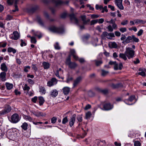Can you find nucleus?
<instances>
[{
    "mask_svg": "<svg viewBox=\"0 0 146 146\" xmlns=\"http://www.w3.org/2000/svg\"><path fill=\"white\" fill-rule=\"evenodd\" d=\"M125 54L129 59L132 58L134 56L135 52L132 48L130 47H126L125 49Z\"/></svg>",
    "mask_w": 146,
    "mask_h": 146,
    "instance_id": "1",
    "label": "nucleus"
},
{
    "mask_svg": "<svg viewBox=\"0 0 146 146\" xmlns=\"http://www.w3.org/2000/svg\"><path fill=\"white\" fill-rule=\"evenodd\" d=\"M49 29L51 32L58 33H62L64 32V30L62 29L57 28L54 26L50 27Z\"/></svg>",
    "mask_w": 146,
    "mask_h": 146,
    "instance_id": "2",
    "label": "nucleus"
},
{
    "mask_svg": "<svg viewBox=\"0 0 146 146\" xmlns=\"http://www.w3.org/2000/svg\"><path fill=\"white\" fill-rule=\"evenodd\" d=\"M9 120L11 122L16 123L19 122L20 119L19 115L17 113H14L12 115Z\"/></svg>",
    "mask_w": 146,
    "mask_h": 146,
    "instance_id": "3",
    "label": "nucleus"
},
{
    "mask_svg": "<svg viewBox=\"0 0 146 146\" xmlns=\"http://www.w3.org/2000/svg\"><path fill=\"white\" fill-rule=\"evenodd\" d=\"M58 80L55 78H52L50 80L47 82V86L50 87L55 85L57 83Z\"/></svg>",
    "mask_w": 146,
    "mask_h": 146,
    "instance_id": "4",
    "label": "nucleus"
},
{
    "mask_svg": "<svg viewBox=\"0 0 146 146\" xmlns=\"http://www.w3.org/2000/svg\"><path fill=\"white\" fill-rule=\"evenodd\" d=\"M20 37V35L17 31H14L13 34L10 35V38L15 40L18 39Z\"/></svg>",
    "mask_w": 146,
    "mask_h": 146,
    "instance_id": "5",
    "label": "nucleus"
},
{
    "mask_svg": "<svg viewBox=\"0 0 146 146\" xmlns=\"http://www.w3.org/2000/svg\"><path fill=\"white\" fill-rule=\"evenodd\" d=\"M102 36V37H106L110 39H111L112 37H115L113 33H109L106 32H103Z\"/></svg>",
    "mask_w": 146,
    "mask_h": 146,
    "instance_id": "6",
    "label": "nucleus"
},
{
    "mask_svg": "<svg viewBox=\"0 0 146 146\" xmlns=\"http://www.w3.org/2000/svg\"><path fill=\"white\" fill-rule=\"evenodd\" d=\"M69 16L70 20L72 22L77 25H79V21L77 18L76 17L74 14H70V15Z\"/></svg>",
    "mask_w": 146,
    "mask_h": 146,
    "instance_id": "7",
    "label": "nucleus"
},
{
    "mask_svg": "<svg viewBox=\"0 0 146 146\" xmlns=\"http://www.w3.org/2000/svg\"><path fill=\"white\" fill-rule=\"evenodd\" d=\"M122 0H115V3L117 7L121 10H123L124 7L122 4Z\"/></svg>",
    "mask_w": 146,
    "mask_h": 146,
    "instance_id": "8",
    "label": "nucleus"
},
{
    "mask_svg": "<svg viewBox=\"0 0 146 146\" xmlns=\"http://www.w3.org/2000/svg\"><path fill=\"white\" fill-rule=\"evenodd\" d=\"M58 92L57 90L53 89L50 91V96L52 97L55 98L58 95Z\"/></svg>",
    "mask_w": 146,
    "mask_h": 146,
    "instance_id": "9",
    "label": "nucleus"
},
{
    "mask_svg": "<svg viewBox=\"0 0 146 146\" xmlns=\"http://www.w3.org/2000/svg\"><path fill=\"white\" fill-rule=\"evenodd\" d=\"M33 114L35 116L39 117L40 116H43L45 115L46 114L44 113L41 112L36 111L32 112Z\"/></svg>",
    "mask_w": 146,
    "mask_h": 146,
    "instance_id": "10",
    "label": "nucleus"
},
{
    "mask_svg": "<svg viewBox=\"0 0 146 146\" xmlns=\"http://www.w3.org/2000/svg\"><path fill=\"white\" fill-rule=\"evenodd\" d=\"M104 108L105 110H109L112 109L113 107L112 105H111L110 103H108L105 104L104 106Z\"/></svg>",
    "mask_w": 146,
    "mask_h": 146,
    "instance_id": "11",
    "label": "nucleus"
},
{
    "mask_svg": "<svg viewBox=\"0 0 146 146\" xmlns=\"http://www.w3.org/2000/svg\"><path fill=\"white\" fill-rule=\"evenodd\" d=\"M52 2L56 6L60 5L63 3V2L60 0H52Z\"/></svg>",
    "mask_w": 146,
    "mask_h": 146,
    "instance_id": "12",
    "label": "nucleus"
},
{
    "mask_svg": "<svg viewBox=\"0 0 146 146\" xmlns=\"http://www.w3.org/2000/svg\"><path fill=\"white\" fill-rule=\"evenodd\" d=\"M63 94L65 95L68 94L70 91V88L67 86L64 87L62 89Z\"/></svg>",
    "mask_w": 146,
    "mask_h": 146,
    "instance_id": "13",
    "label": "nucleus"
},
{
    "mask_svg": "<svg viewBox=\"0 0 146 146\" xmlns=\"http://www.w3.org/2000/svg\"><path fill=\"white\" fill-rule=\"evenodd\" d=\"M76 117V115L75 114L73 115L72 117L70 118V126L72 127L74 124L75 120Z\"/></svg>",
    "mask_w": 146,
    "mask_h": 146,
    "instance_id": "14",
    "label": "nucleus"
},
{
    "mask_svg": "<svg viewBox=\"0 0 146 146\" xmlns=\"http://www.w3.org/2000/svg\"><path fill=\"white\" fill-rule=\"evenodd\" d=\"M0 69L2 71H4L5 72H7L8 70L7 67L4 63H2L1 64Z\"/></svg>",
    "mask_w": 146,
    "mask_h": 146,
    "instance_id": "15",
    "label": "nucleus"
},
{
    "mask_svg": "<svg viewBox=\"0 0 146 146\" xmlns=\"http://www.w3.org/2000/svg\"><path fill=\"white\" fill-rule=\"evenodd\" d=\"M6 75L5 72H2L0 73V78L2 81H5L6 80Z\"/></svg>",
    "mask_w": 146,
    "mask_h": 146,
    "instance_id": "16",
    "label": "nucleus"
},
{
    "mask_svg": "<svg viewBox=\"0 0 146 146\" xmlns=\"http://www.w3.org/2000/svg\"><path fill=\"white\" fill-rule=\"evenodd\" d=\"M122 67L123 66L121 63H120L119 64H118L116 63L114 66V69L116 70H121L122 69Z\"/></svg>",
    "mask_w": 146,
    "mask_h": 146,
    "instance_id": "17",
    "label": "nucleus"
},
{
    "mask_svg": "<svg viewBox=\"0 0 146 146\" xmlns=\"http://www.w3.org/2000/svg\"><path fill=\"white\" fill-rule=\"evenodd\" d=\"M70 53L73 56L75 60H78V56L76 55V52L75 50L73 49H71L70 50Z\"/></svg>",
    "mask_w": 146,
    "mask_h": 146,
    "instance_id": "18",
    "label": "nucleus"
},
{
    "mask_svg": "<svg viewBox=\"0 0 146 146\" xmlns=\"http://www.w3.org/2000/svg\"><path fill=\"white\" fill-rule=\"evenodd\" d=\"M109 46L111 48H116L117 46V44L115 42H109Z\"/></svg>",
    "mask_w": 146,
    "mask_h": 146,
    "instance_id": "19",
    "label": "nucleus"
},
{
    "mask_svg": "<svg viewBox=\"0 0 146 146\" xmlns=\"http://www.w3.org/2000/svg\"><path fill=\"white\" fill-rule=\"evenodd\" d=\"M11 108L10 106H7L3 110H2L4 114H6L9 112L11 110Z\"/></svg>",
    "mask_w": 146,
    "mask_h": 146,
    "instance_id": "20",
    "label": "nucleus"
},
{
    "mask_svg": "<svg viewBox=\"0 0 146 146\" xmlns=\"http://www.w3.org/2000/svg\"><path fill=\"white\" fill-rule=\"evenodd\" d=\"M82 78L80 77H78L74 81V86H76L81 81Z\"/></svg>",
    "mask_w": 146,
    "mask_h": 146,
    "instance_id": "21",
    "label": "nucleus"
},
{
    "mask_svg": "<svg viewBox=\"0 0 146 146\" xmlns=\"http://www.w3.org/2000/svg\"><path fill=\"white\" fill-rule=\"evenodd\" d=\"M14 132L13 131H11L9 132V131H8L7 133V135L8 137H9L10 139H12L13 138L14 134Z\"/></svg>",
    "mask_w": 146,
    "mask_h": 146,
    "instance_id": "22",
    "label": "nucleus"
},
{
    "mask_svg": "<svg viewBox=\"0 0 146 146\" xmlns=\"http://www.w3.org/2000/svg\"><path fill=\"white\" fill-rule=\"evenodd\" d=\"M68 66L71 69H74L77 66V65L74 62H71Z\"/></svg>",
    "mask_w": 146,
    "mask_h": 146,
    "instance_id": "23",
    "label": "nucleus"
},
{
    "mask_svg": "<svg viewBox=\"0 0 146 146\" xmlns=\"http://www.w3.org/2000/svg\"><path fill=\"white\" fill-rule=\"evenodd\" d=\"M39 91L42 94H45L46 93L45 88L44 87L42 86H40L39 87Z\"/></svg>",
    "mask_w": 146,
    "mask_h": 146,
    "instance_id": "24",
    "label": "nucleus"
},
{
    "mask_svg": "<svg viewBox=\"0 0 146 146\" xmlns=\"http://www.w3.org/2000/svg\"><path fill=\"white\" fill-rule=\"evenodd\" d=\"M134 22L135 23L138 24L139 23L144 24L146 23V21L140 19H135L134 20Z\"/></svg>",
    "mask_w": 146,
    "mask_h": 146,
    "instance_id": "25",
    "label": "nucleus"
},
{
    "mask_svg": "<svg viewBox=\"0 0 146 146\" xmlns=\"http://www.w3.org/2000/svg\"><path fill=\"white\" fill-rule=\"evenodd\" d=\"M39 103L40 106L42 105L44 102V100L42 96H40L38 98Z\"/></svg>",
    "mask_w": 146,
    "mask_h": 146,
    "instance_id": "26",
    "label": "nucleus"
},
{
    "mask_svg": "<svg viewBox=\"0 0 146 146\" xmlns=\"http://www.w3.org/2000/svg\"><path fill=\"white\" fill-rule=\"evenodd\" d=\"M5 85L7 90H10L13 88V85L12 84L7 82L6 83Z\"/></svg>",
    "mask_w": 146,
    "mask_h": 146,
    "instance_id": "27",
    "label": "nucleus"
},
{
    "mask_svg": "<svg viewBox=\"0 0 146 146\" xmlns=\"http://www.w3.org/2000/svg\"><path fill=\"white\" fill-rule=\"evenodd\" d=\"M132 40V36H128L125 39L124 41H123V43L124 42H125L126 43H129L131 42V40Z\"/></svg>",
    "mask_w": 146,
    "mask_h": 146,
    "instance_id": "28",
    "label": "nucleus"
},
{
    "mask_svg": "<svg viewBox=\"0 0 146 146\" xmlns=\"http://www.w3.org/2000/svg\"><path fill=\"white\" fill-rule=\"evenodd\" d=\"M44 68V69H47L49 68L50 67V64L48 63L44 62L42 63Z\"/></svg>",
    "mask_w": 146,
    "mask_h": 146,
    "instance_id": "29",
    "label": "nucleus"
},
{
    "mask_svg": "<svg viewBox=\"0 0 146 146\" xmlns=\"http://www.w3.org/2000/svg\"><path fill=\"white\" fill-rule=\"evenodd\" d=\"M23 117L24 119L26 120H28L29 121H31L33 120V119L30 116L24 115Z\"/></svg>",
    "mask_w": 146,
    "mask_h": 146,
    "instance_id": "30",
    "label": "nucleus"
},
{
    "mask_svg": "<svg viewBox=\"0 0 146 146\" xmlns=\"http://www.w3.org/2000/svg\"><path fill=\"white\" fill-rule=\"evenodd\" d=\"M135 98V96H130L128 99L124 101V102L127 104H128L126 102L127 101H129L130 102H131Z\"/></svg>",
    "mask_w": 146,
    "mask_h": 146,
    "instance_id": "31",
    "label": "nucleus"
},
{
    "mask_svg": "<svg viewBox=\"0 0 146 146\" xmlns=\"http://www.w3.org/2000/svg\"><path fill=\"white\" fill-rule=\"evenodd\" d=\"M16 51V50L11 47H9L7 49V51L8 52H12L13 54L15 53Z\"/></svg>",
    "mask_w": 146,
    "mask_h": 146,
    "instance_id": "32",
    "label": "nucleus"
},
{
    "mask_svg": "<svg viewBox=\"0 0 146 146\" xmlns=\"http://www.w3.org/2000/svg\"><path fill=\"white\" fill-rule=\"evenodd\" d=\"M125 54L120 53L119 54V57L123 59L124 60H127V58Z\"/></svg>",
    "mask_w": 146,
    "mask_h": 146,
    "instance_id": "33",
    "label": "nucleus"
},
{
    "mask_svg": "<svg viewBox=\"0 0 146 146\" xmlns=\"http://www.w3.org/2000/svg\"><path fill=\"white\" fill-rule=\"evenodd\" d=\"M28 125L27 123L24 122L23 124L21 127L24 130H26L27 129V127Z\"/></svg>",
    "mask_w": 146,
    "mask_h": 146,
    "instance_id": "34",
    "label": "nucleus"
},
{
    "mask_svg": "<svg viewBox=\"0 0 146 146\" xmlns=\"http://www.w3.org/2000/svg\"><path fill=\"white\" fill-rule=\"evenodd\" d=\"M81 17L83 21L84 25L87 24V21L86 20V16L85 15H83L81 16Z\"/></svg>",
    "mask_w": 146,
    "mask_h": 146,
    "instance_id": "35",
    "label": "nucleus"
},
{
    "mask_svg": "<svg viewBox=\"0 0 146 146\" xmlns=\"http://www.w3.org/2000/svg\"><path fill=\"white\" fill-rule=\"evenodd\" d=\"M72 62L71 61V58L70 56H69L67 58L66 60V64L68 65Z\"/></svg>",
    "mask_w": 146,
    "mask_h": 146,
    "instance_id": "36",
    "label": "nucleus"
},
{
    "mask_svg": "<svg viewBox=\"0 0 146 146\" xmlns=\"http://www.w3.org/2000/svg\"><path fill=\"white\" fill-rule=\"evenodd\" d=\"M24 90H27L29 91L30 89V88L27 85V84H25L23 88Z\"/></svg>",
    "mask_w": 146,
    "mask_h": 146,
    "instance_id": "37",
    "label": "nucleus"
},
{
    "mask_svg": "<svg viewBox=\"0 0 146 146\" xmlns=\"http://www.w3.org/2000/svg\"><path fill=\"white\" fill-rule=\"evenodd\" d=\"M77 119L79 122H81L82 120V117L81 115H78L77 117Z\"/></svg>",
    "mask_w": 146,
    "mask_h": 146,
    "instance_id": "38",
    "label": "nucleus"
},
{
    "mask_svg": "<svg viewBox=\"0 0 146 146\" xmlns=\"http://www.w3.org/2000/svg\"><path fill=\"white\" fill-rule=\"evenodd\" d=\"M21 42V46H25L27 45V43L26 42L24 41L23 39H21L20 40Z\"/></svg>",
    "mask_w": 146,
    "mask_h": 146,
    "instance_id": "39",
    "label": "nucleus"
},
{
    "mask_svg": "<svg viewBox=\"0 0 146 146\" xmlns=\"http://www.w3.org/2000/svg\"><path fill=\"white\" fill-rule=\"evenodd\" d=\"M134 146H141V144L140 142L138 141H135L134 142Z\"/></svg>",
    "mask_w": 146,
    "mask_h": 146,
    "instance_id": "40",
    "label": "nucleus"
},
{
    "mask_svg": "<svg viewBox=\"0 0 146 146\" xmlns=\"http://www.w3.org/2000/svg\"><path fill=\"white\" fill-rule=\"evenodd\" d=\"M54 47L55 49L57 50H59L60 48V46L58 42H56L54 44Z\"/></svg>",
    "mask_w": 146,
    "mask_h": 146,
    "instance_id": "41",
    "label": "nucleus"
},
{
    "mask_svg": "<svg viewBox=\"0 0 146 146\" xmlns=\"http://www.w3.org/2000/svg\"><path fill=\"white\" fill-rule=\"evenodd\" d=\"M108 73L107 71H105L104 70H102L101 75L103 76H105Z\"/></svg>",
    "mask_w": 146,
    "mask_h": 146,
    "instance_id": "42",
    "label": "nucleus"
},
{
    "mask_svg": "<svg viewBox=\"0 0 146 146\" xmlns=\"http://www.w3.org/2000/svg\"><path fill=\"white\" fill-rule=\"evenodd\" d=\"M31 42L32 43L35 44L36 42V38L34 37H31Z\"/></svg>",
    "mask_w": 146,
    "mask_h": 146,
    "instance_id": "43",
    "label": "nucleus"
},
{
    "mask_svg": "<svg viewBox=\"0 0 146 146\" xmlns=\"http://www.w3.org/2000/svg\"><path fill=\"white\" fill-rule=\"evenodd\" d=\"M95 61L96 64L97 66H98L99 65H100L102 63V62L101 60H95Z\"/></svg>",
    "mask_w": 146,
    "mask_h": 146,
    "instance_id": "44",
    "label": "nucleus"
},
{
    "mask_svg": "<svg viewBox=\"0 0 146 146\" xmlns=\"http://www.w3.org/2000/svg\"><path fill=\"white\" fill-rule=\"evenodd\" d=\"M91 115V113L90 112H88L86 113V118L88 119L89 118Z\"/></svg>",
    "mask_w": 146,
    "mask_h": 146,
    "instance_id": "45",
    "label": "nucleus"
},
{
    "mask_svg": "<svg viewBox=\"0 0 146 146\" xmlns=\"http://www.w3.org/2000/svg\"><path fill=\"white\" fill-rule=\"evenodd\" d=\"M30 69V67L29 66H25L24 67V71L25 72H27L29 71V70Z\"/></svg>",
    "mask_w": 146,
    "mask_h": 146,
    "instance_id": "46",
    "label": "nucleus"
},
{
    "mask_svg": "<svg viewBox=\"0 0 146 146\" xmlns=\"http://www.w3.org/2000/svg\"><path fill=\"white\" fill-rule=\"evenodd\" d=\"M98 19L96 20H92L90 22V25H94L98 22Z\"/></svg>",
    "mask_w": 146,
    "mask_h": 146,
    "instance_id": "47",
    "label": "nucleus"
},
{
    "mask_svg": "<svg viewBox=\"0 0 146 146\" xmlns=\"http://www.w3.org/2000/svg\"><path fill=\"white\" fill-rule=\"evenodd\" d=\"M132 38L133 41L135 42H137L139 41V39L135 37L134 35H132Z\"/></svg>",
    "mask_w": 146,
    "mask_h": 146,
    "instance_id": "48",
    "label": "nucleus"
},
{
    "mask_svg": "<svg viewBox=\"0 0 146 146\" xmlns=\"http://www.w3.org/2000/svg\"><path fill=\"white\" fill-rule=\"evenodd\" d=\"M13 19V17L10 15H7L6 19L7 21H9L12 20Z\"/></svg>",
    "mask_w": 146,
    "mask_h": 146,
    "instance_id": "49",
    "label": "nucleus"
},
{
    "mask_svg": "<svg viewBox=\"0 0 146 146\" xmlns=\"http://www.w3.org/2000/svg\"><path fill=\"white\" fill-rule=\"evenodd\" d=\"M7 44V43L6 42L2 43V42H0V47L4 48L6 46Z\"/></svg>",
    "mask_w": 146,
    "mask_h": 146,
    "instance_id": "50",
    "label": "nucleus"
},
{
    "mask_svg": "<svg viewBox=\"0 0 146 146\" xmlns=\"http://www.w3.org/2000/svg\"><path fill=\"white\" fill-rule=\"evenodd\" d=\"M68 121V119L67 117L64 118L62 121V123L63 124H65Z\"/></svg>",
    "mask_w": 146,
    "mask_h": 146,
    "instance_id": "51",
    "label": "nucleus"
},
{
    "mask_svg": "<svg viewBox=\"0 0 146 146\" xmlns=\"http://www.w3.org/2000/svg\"><path fill=\"white\" fill-rule=\"evenodd\" d=\"M15 0H7V3L9 5H11L13 4Z\"/></svg>",
    "mask_w": 146,
    "mask_h": 146,
    "instance_id": "52",
    "label": "nucleus"
},
{
    "mask_svg": "<svg viewBox=\"0 0 146 146\" xmlns=\"http://www.w3.org/2000/svg\"><path fill=\"white\" fill-rule=\"evenodd\" d=\"M55 75L57 77H58L59 78H61L62 79H64L63 77H60L59 75V71H58V70H57L56 71V73H55Z\"/></svg>",
    "mask_w": 146,
    "mask_h": 146,
    "instance_id": "53",
    "label": "nucleus"
},
{
    "mask_svg": "<svg viewBox=\"0 0 146 146\" xmlns=\"http://www.w3.org/2000/svg\"><path fill=\"white\" fill-rule=\"evenodd\" d=\"M57 118L56 117H52L51 120V123H56V121Z\"/></svg>",
    "mask_w": 146,
    "mask_h": 146,
    "instance_id": "54",
    "label": "nucleus"
},
{
    "mask_svg": "<svg viewBox=\"0 0 146 146\" xmlns=\"http://www.w3.org/2000/svg\"><path fill=\"white\" fill-rule=\"evenodd\" d=\"M103 8V6L102 5H96V9L97 10L100 9V10L102 9Z\"/></svg>",
    "mask_w": 146,
    "mask_h": 146,
    "instance_id": "55",
    "label": "nucleus"
},
{
    "mask_svg": "<svg viewBox=\"0 0 146 146\" xmlns=\"http://www.w3.org/2000/svg\"><path fill=\"white\" fill-rule=\"evenodd\" d=\"M99 17V15L96 14H93L91 15V17L92 19H95Z\"/></svg>",
    "mask_w": 146,
    "mask_h": 146,
    "instance_id": "56",
    "label": "nucleus"
},
{
    "mask_svg": "<svg viewBox=\"0 0 146 146\" xmlns=\"http://www.w3.org/2000/svg\"><path fill=\"white\" fill-rule=\"evenodd\" d=\"M128 21L127 20H123L121 23V24L123 25H125L127 24Z\"/></svg>",
    "mask_w": 146,
    "mask_h": 146,
    "instance_id": "57",
    "label": "nucleus"
},
{
    "mask_svg": "<svg viewBox=\"0 0 146 146\" xmlns=\"http://www.w3.org/2000/svg\"><path fill=\"white\" fill-rule=\"evenodd\" d=\"M119 30L121 32L123 33L127 31V29L125 27L121 28L119 29Z\"/></svg>",
    "mask_w": 146,
    "mask_h": 146,
    "instance_id": "58",
    "label": "nucleus"
},
{
    "mask_svg": "<svg viewBox=\"0 0 146 146\" xmlns=\"http://www.w3.org/2000/svg\"><path fill=\"white\" fill-rule=\"evenodd\" d=\"M27 81L29 84L31 85H33L34 83V82L33 80L30 79H28L27 80Z\"/></svg>",
    "mask_w": 146,
    "mask_h": 146,
    "instance_id": "59",
    "label": "nucleus"
},
{
    "mask_svg": "<svg viewBox=\"0 0 146 146\" xmlns=\"http://www.w3.org/2000/svg\"><path fill=\"white\" fill-rule=\"evenodd\" d=\"M107 29H108L109 31L112 32L113 31V29L111 26L110 25L108 26L107 27Z\"/></svg>",
    "mask_w": 146,
    "mask_h": 146,
    "instance_id": "60",
    "label": "nucleus"
},
{
    "mask_svg": "<svg viewBox=\"0 0 146 146\" xmlns=\"http://www.w3.org/2000/svg\"><path fill=\"white\" fill-rule=\"evenodd\" d=\"M67 15V13H66V12L64 13H62L61 15V16H60L62 18H64L66 17Z\"/></svg>",
    "mask_w": 146,
    "mask_h": 146,
    "instance_id": "61",
    "label": "nucleus"
},
{
    "mask_svg": "<svg viewBox=\"0 0 146 146\" xmlns=\"http://www.w3.org/2000/svg\"><path fill=\"white\" fill-rule=\"evenodd\" d=\"M37 97L36 96H35L31 100L34 103H35L36 102V100H37Z\"/></svg>",
    "mask_w": 146,
    "mask_h": 146,
    "instance_id": "62",
    "label": "nucleus"
},
{
    "mask_svg": "<svg viewBox=\"0 0 146 146\" xmlns=\"http://www.w3.org/2000/svg\"><path fill=\"white\" fill-rule=\"evenodd\" d=\"M143 30L140 29L138 32L137 35L138 36H141L143 33Z\"/></svg>",
    "mask_w": 146,
    "mask_h": 146,
    "instance_id": "63",
    "label": "nucleus"
},
{
    "mask_svg": "<svg viewBox=\"0 0 146 146\" xmlns=\"http://www.w3.org/2000/svg\"><path fill=\"white\" fill-rule=\"evenodd\" d=\"M138 74L139 75H141L143 76H145V72L143 71H142L141 72H139Z\"/></svg>",
    "mask_w": 146,
    "mask_h": 146,
    "instance_id": "64",
    "label": "nucleus"
}]
</instances>
